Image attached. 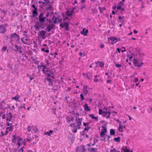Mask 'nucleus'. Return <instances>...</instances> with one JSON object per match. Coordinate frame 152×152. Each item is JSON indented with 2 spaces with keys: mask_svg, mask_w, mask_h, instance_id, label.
<instances>
[{
  "mask_svg": "<svg viewBox=\"0 0 152 152\" xmlns=\"http://www.w3.org/2000/svg\"><path fill=\"white\" fill-rule=\"evenodd\" d=\"M27 76L28 77H29L30 81H31L32 80H34V77H33L31 75L29 74H27Z\"/></svg>",
  "mask_w": 152,
  "mask_h": 152,
  "instance_id": "obj_46",
  "label": "nucleus"
},
{
  "mask_svg": "<svg viewBox=\"0 0 152 152\" xmlns=\"http://www.w3.org/2000/svg\"><path fill=\"white\" fill-rule=\"evenodd\" d=\"M46 30H42L38 32V34L39 37H38L37 38H39V37H42V39H45L46 38L45 34L46 33Z\"/></svg>",
  "mask_w": 152,
  "mask_h": 152,
  "instance_id": "obj_10",
  "label": "nucleus"
},
{
  "mask_svg": "<svg viewBox=\"0 0 152 152\" xmlns=\"http://www.w3.org/2000/svg\"><path fill=\"white\" fill-rule=\"evenodd\" d=\"M32 59H33L34 61V63L36 64L39 65V61H37L34 58H32Z\"/></svg>",
  "mask_w": 152,
  "mask_h": 152,
  "instance_id": "obj_49",
  "label": "nucleus"
},
{
  "mask_svg": "<svg viewBox=\"0 0 152 152\" xmlns=\"http://www.w3.org/2000/svg\"><path fill=\"white\" fill-rule=\"evenodd\" d=\"M133 64L134 66L137 67H139V66H140V65H139L140 63L137 59L134 58L133 59Z\"/></svg>",
  "mask_w": 152,
  "mask_h": 152,
  "instance_id": "obj_17",
  "label": "nucleus"
},
{
  "mask_svg": "<svg viewBox=\"0 0 152 152\" xmlns=\"http://www.w3.org/2000/svg\"><path fill=\"white\" fill-rule=\"evenodd\" d=\"M44 8L46 12L47 11H51L52 10L53 11V10L52 5L49 4H48V5H46L44 6Z\"/></svg>",
  "mask_w": 152,
  "mask_h": 152,
  "instance_id": "obj_13",
  "label": "nucleus"
},
{
  "mask_svg": "<svg viewBox=\"0 0 152 152\" xmlns=\"http://www.w3.org/2000/svg\"><path fill=\"white\" fill-rule=\"evenodd\" d=\"M144 56V53H139V60H141L143 58V56Z\"/></svg>",
  "mask_w": 152,
  "mask_h": 152,
  "instance_id": "obj_41",
  "label": "nucleus"
},
{
  "mask_svg": "<svg viewBox=\"0 0 152 152\" xmlns=\"http://www.w3.org/2000/svg\"><path fill=\"white\" fill-rule=\"evenodd\" d=\"M80 137H82V136H83V137H84V135L85 134V131H84V129L82 132L80 131Z\"/></svg>",
  "mask_w": 152,
  "mask_h": 152,
  "instance_id": "obj_43",
  "label": "nucleus"
},
{
  "mask_svg": "<svg viewBox=\"0 0 152 152\" xmlns=\"http://www.w3.org/2000/svg\"><path fill=\"white\" fill-rule=\"evenodd\" d=\"M116 3H115V5L112 7V9H113V10H115L116 9H117V6L116 5Z\"/></svg>",
  "mask_w": 152,
  "mask_h": 152,
  "instance_id": "obj_56",
  "label": "nucleus"
},
{
  "mask_svg": "<svg viewBox=\"0 0 152 152\" xmlns=\"http://www.w3.org/2000/svg\"><path fill=\"white\" fill-rule=\"evenodd\" d=\"M35 127L36 128L34 130V132L35 133H37L39 132V130L36 126Z\"/></svg>",
  "mask_w": 152,
  "mask_h": 152,
  "instance_id": "obj_61",
  "label": "nucleus"
},
{
  "mask_svg": "<svg viewBox=\"0 0 152 152\" xmlns=\"http://www.w3.org/2000/svg\"><path fill=\"white\" fill-rule=\"evenodd\" d=\"M38 10L39 11V21L41 23H43V19H44V15L46 11L45 10L44 8H42V7H41V8H39L38 9Z\"/></svg>",
  "mask_w": 152,
  "mask_h": 152,
  "instance_id": "obj_1",
  "label": "nucleus"
},
{
  "mask_svg": "<svg viewBox=\"0 0 152 152\" xmlns=\"http://www.w3.org/2000/svg\"><path fill=\"white\" fill-rule=\"evenodd\" d=\"M75 9H76V6H75V7H72V10L71 11H71V13H70V14H71L72 16V15L73 14H74V10H75Z\"/></svg>",
  "mask_w": 152,
  "mask_h": 152,
  "instance_id": "obj_44",
  "label": "nucleus"
},
{
  "mask_svg": "<svg viewBox=\"0 0 152 152\" xmlns=\"http://www.w3.org/2000/svg\"><path fill=\"white\" fill-rule=\"evenodd\" d=\"M54 72L53 71L51 72H50L49 73H47L46 75V77H51V78L54 79L55 78L54 77Z\"/></svg>",
  "mask_w": 152,
  "mask_h": 152,
  "instance_id": "obj_19",
  "label": "nucleus"
},
{
  "mask_svg": "<svg viewBox=\"0 0 152 152\" xmlns=\"http://www.w3.org/2000/svg\"><path fill=\"white\" fill-rule=\"evenodd\" d=\"M91 127L89 126H88L86 127H85L83 129L84 131H88L90 129H91Z\"/></svg>",
  "mask_w": 152,
  "mask_h": 152,
  "instance_id": "obj_42",
  "label": "nucleus"
},
{
  "mask_svg": "<svg viewBox=\"0 0 152 152\" xmlns=\"http://www.w3.org/2000/svg\"><path fill=\"white\" fill-rule=\"evenodd\" d=\"M70 117V119H71V121L73 122H74L75 121V120L74 121V118L73 116L71 115Z\"/></svg>",
  "mask_w": 152,
  "mask_h": 152,
  "instance_id": "obj_59",
  "label": "nucleus"
},
{
  "mask_svg": "<svg viewBox=\"0 0 152 152\" xmlns=\"http://www.w3.org/2000/svg\"><path fill=\"white\" fill-rule=\"evenodd\" d=\"M124 18V16L121 17L120 16H118V20H119L122 23H123L124 22V21L123 18Z\"/></svg>",
  "mask_w": 152,
  "mask_h": 152,
  "instance_id": "obj_34",
  "label": "nucleus"
},
{
  "mask_svg": "<svg viewBox=\"0 0 152 152\" xmlns=\"http://www.w3.org/2000/svg\"><path fill=\"white\" fill-rule=\"evenodd\" d=\"M124 5V4H122L120 2H119L117 6V9L118 10L120 9Z\"/></svg>",
  "mask_w": 152,
  "mask_h": 152,
  "instance_id": "obj_28",
  "label": "nucleus"
},
{
  "mask_svg": "<svg viewBox=\"0 0 152 152\" xmlns=\"http://www.w3.org/2000/svg\"><path fill=\"white\" fill-rule=\"evenodd\" d=\"M123 129V126L121 124V122H120V123L119 124V126L118 129V130L119 131H120L121 132H123V130H120V129Z\"/></svg>",
  "mask_w": 152,
  "mask_h": 152,
  "instance_id": "obj_33",
  "label": "nucleus"
},
{
  "mask_svg": "<svg viewBox=\"0 0 152 152\" xmlns=\"http://www.w3.org/2000/svg\"><path fill=\"white\" fill-rule=\"evenodd\" d=\"M53 131L52 130H50L48 132H45L44 133V134L48 136H50L52 134Z\"/></svg>",
  "mask_w": 152,
  "mask_h": 152,
  "instance_id": "obj_27",
  "label": "nucleus"
},
{
  "mask_svg": "<svg viewBox=\"0 0 152 152\" xmlns=\"http://www.w3.org/2000/svg\"><path fill=\"white\" fill-rule=\"evenodd\" d=\"M46 3L44 1H41V4H39V8H41V7H42V8H44V6L46 5Z\"/></svg>",
  "mask_w": 152,
  "mask_h": 152,
  "instance_id": "obj_36",
  "label": "nucleus"
},
{
  "mask_svg": "<svg viewBox=\"0 0 152 152\" xmlns=\"http://www.w3.org/2000/svg\"><path fill=\"white\" fill-rule=\"evenodd\" d=\"M128 148L127 146H125V148L123 149L124 152H129L130 150L129 149H127Z\"/></svg>",
  "mask_w": 152,
  "mask_h": 152,
  "instance_id": "obj_48",
  "label": "nucleus"
},
{
  "mask_svg": "<svg viewBox=\"0 0 152 152\" xmlns=\"http://www.w3.org/2000/svg\"><path fill=\"white\" fill-rule=\"evenodd\" d=\"M44 25L45 27L47 26L45 30H47L48 32H50L51 30L54 28H55L56 26L53 23H51L50 24H49L47 23H44Z\"/></svg>",
  "mask_w": 152,
  "mask_h": 152,
  "instance_id": "obj_5",
  "label": "nucleus"
},
{
  "mask_svg": "<svg viewBox=\"0 0 152 152\" xmlns=\"http://www.w3.org/2000/svg\"><path fill=\"white\" fill-rule=\"evenodd\" d=\"M77 149L79 151V152H86L87 149L85 148L84 145H81L77 147Z\"/></svg>",
  "mask_w": 152,
  "mask_h": 152,
  "instance_id": "obj_11",
  "label": "nucleus"
},
{
  "mask_svg": "<svg viewBox=\"0 0 152 152\" xmlns=\"http://www.w3.org/2000/svg\"><path fill=\"white\" fill-rule=\"evenodd\" d=\"M113 140L115 142H120L121 141V137H118L113 138Z\"/></svg>",
  "mask_w": 152,
  "mask_h": 152,
  "instance_id": "obj_32",
  "label": "nucleus"
},
{
  "mask_svg": "<svg viewBox=\"0 0 152 152\" xmlns=\"http://www.w3.org/2000/svg\"><path fill=\"white\" fill-rule=\"evenodd\" d=\"M105 113H107L108 114H111V110L109 109L108 111H105Z\"/></svg>",
  "mask_w": 152,
  "mask_h": 152,
  "instance_id": "obj_62",
  "label": "nucleus"
},
{
  "mask_svg": "<svg viewBox=\"0 0 152 152\" xmlns=\"http://www.w3.org/2000/svg\"><path fill=\"white\" fill-rule=\"evenodd\" d=\"M111 40L110 42L112 45H113L114 44L116 43V37L115 36H111L108 37V41Z\"/></svg>",
  "mask_w": 152,
  "mask_h": 152,
  "instance_id": "obj_12",
  "label": "nucleus"
},
{
  "mask_svg": "<svg viewBox=\"0 0 152 152\" xmlns=\"http://www.w3.org/2000/svg\"><path fill=\"white\" fill-rule=\"evenodd\" d=\"M71 16H72L71 14H68V15H66V16L63 18V22H65L66 20H69L70 19L69 18V17Z\"/></svg>",
  "mask_w": 152,
  "mask_h": 152,
  "instance_id": "obj_25",
  "label": "nucleus"
},
{
  "mask_svg": "<svg viewBox=\"0 0 152 152\" xmlns=\"http://www.w3.org/2000/svg\"><path fill=\"white\" fill-rule=\"evenodd\" d=\"M66 119L67 120V122L70 123L71 122V119L70 117L69 116H67L66 117Z\"/></svg>",
  "mask_w": 152,
  "mask_h": 152,
  "instance_id": "obj_53",
  "label": "nucleus"
},
{
  "mask_svg": "<svg viewBox=\"0 0 152 152\" xmlns=\"http://www.w3.org/2000/svg\"><path fill=\"white\" fill-rule=\"evenodd\" d=\"M98 62H99V65L100 67L102 68L104 67V64L103 62L98 61Z\"/></svg>",
  "mask_w": 152,
  "mask_h": 152,
  "instance_id": "obj_38",
  "label": "nucleus"
},
{
  "mask_svg": "<svg viewBox=\"0 0 152 152\" xmlns=\"http://www.w3.org/2000/svg\"><path fill=\"white\" fill-rule=\"evenodd\" d=\"M6 125L7 126H12V123H10L9 122H7L6 123Z\"/></svg>",
  "mask_w": 152,
  "mask_h": 152,
  "instance_id": "obj_52",
  "label": "nucleus"
},
{
  "mask_svg": "<svg viewBox=\"0 0 152 152\" xmlns=\"http://www.w3.org/2000/svg\"><path fill=\"white\" fill-rule=\"evenodd\" d=\"M16 134L13 135L11 139L12 142L15 144L16 142V140H17V144L21 143V141L23 140V138L20 137L19 136H16Z\"/></svg>",
  "mask_w": 152,
  "mask_h": 152,
  "instance_id": "obj_4",
  "label": "nucleus"
},
{
  "mask_svg": "<svg viewBox=\"0 0 152 152\" xmlns=\"http://www.w3.org/2000/svg\"><path fill=\"white\" fill-rule=\"evenodd\" d=\"M64 23H61L59 25L60 27L62 28H65V30L67 31H69V21L64 22Z\"/></svg>",
  "mask_w": 152,
  "mask_h": 152,
  "instance_id": "obj_9",
  "label": "nucleus"
},
{
  "mask_svg": "<svg viewBox=\"0 0 152 152\" xmlns=\"http://www.w3.org/2000/svg\"><path fill=\"white\" fill-rule=\"evenodd\" d=\"M86 7V6L85 5L83 4H81L80 5V10H82L83 9H84V8H85Z\"/></svg>",
  "mask_w": 152,
  "mask_h": 152,
  "instance_id": "obj_55",
  "label": "nucleus"
},
{
  "mask_svg": "<svg viewBox=\"0 0 152 152\" xmlns=\"http://www.w3.org/2000/svg\"><path fill=\"white\" fill-rule=\"evenodd\" d=\"M83 124L84 126L85 127L89 125V124L88 123H86L85 122H83Z\"/></svg>",
  "mask_w": 152,
  "mask_h": 152,
  "instance_id": "obj_63",
  "label": "nucleus"
},
{
  "mask_svg": "<svg viewBox=\"0 0 152 152\" xmlns=\"http://www.w3.org/2000/svg\"><path fill=\"white\" fill-rule=\"evenodd\" d=\"M53 71L52 69H50L47 67L45 68V69H42V71L43 73L45 74H47L48 73H49L50 72Z\"/></svg>",
  "mask_w": 152,
  "mask_h": 152,
  "instance_id": "obj_15",
  "label": "nucleus"
},
{
  "mask_svg": "<svg viewBox=\"0 0 152 152\" xmlns=\"http://www.w3.org/2000/svg\"><path fill=\"white\" fill-rule=\"evenodd\" d=\"M34 27L35 28L36 31H38L39 30V28H41L42 29H44L45 27L44 23H41L39 21H37L36 24H35Z\"/></svg>",
  "mask_w": 152,
  "mask_h": 152,
  "instance_id": "obj_6",
  "label": "nucleus"
},
{
  "mask_svg": "<svg viewBox=\"0 0 152 152\" xmlns=\"http://www.w3.org/2000/svg\"><path fill=\"white\" fill-rule=\"evenodd\" d=\"M107 125V123H106L105 125L102 126L101 127L102 128V131L100 132V136L101 137H103V136L106 135V134L107 132L106 127Z\"/></svg>",
  "mask_w": 152,
  "mask_h": 152,
  "instance_id": "obj_7",
  "label": "nucleus"
},
{
  "mask_svg": "<svg viewBox=\"0 0 152 152\" xmlns=\"http://www.w3.org/2000/svg\"><path fill=\"white\" fill-rule=\"evenodd\" d=\"M47 66V65L44 64H43L42 63H41L40 64V65H38V69H41V67H42V69H45V68Z\"/></svg>",
  "mask_w": 152,
  "mask_h": 152,
  "instance_id": "obj_24",
  "label": "nucleus"
},
{
  "mask_svg": "<svg viewBox=\"0 0 152 152\" xmlns=\"http://www.w3.org/2000/svg\"><path fill=\"white\" fill-rule=\"evenodd\" d=\"M37 2L36 0H32L31 1V4L35 5V4H37Z\"/></svg>",
  "mask_w": 152,
  "mask_h": 152,
  "instance_id": "obj_51",
  "label": "nucleus"
},
{
  "mask_svg": "<svg viewBox=\"0 0 152 152\" xmlns=\"http://www.w3.org/2000/svg\"><path fill=\"white\" fill-rule=\"evenodd\" d=\"M50 56H48V57H49V58L50 59V60H51V58H53V56L54 55V53H50Z\"/></svg>",
  "mask_w": 152,
  "mask_h": 152,
  "instance_id": "obj_54",
  "label": "nucleus"
},
{
  "mask_svg": "<svg viewBox=\"0 0 152 152\" xmlns=\"http://www.w3.org/2000/svg\"><path fill=\"white\" fill-rule=\"evenodd\" d=\"M84 110L86 111H89L91 110V108L89 107L88 104L85 103L83 105Z\"/></svg>",
  "mask_w": 152,
  "mask_h": 152,
  "instance_id": "obj_21",
  "label": "nucleus"
},
{
  "mask_svg": "<svg viewBox=\"0 0 152 152\" xmlns=\"http://www.w3.org/2000/svg\"><path fill=\"white\" fill-rule=\"evenodd\" d=\"M76 119L75 121H76V123H77V124H78L80 125V124H82V118H77V117H76Z\"/></svg>",
  "mask_w": 152,
  "mask_h": 152,
  "instance_id": "obj_23",
  "label": "nucleus"
},
{
  "mask_svg": "<svg viewBox=\"0 0 152 152\" xmlns=\"http://www.w3.org/2000/svg\"><path fill=\"white\" fill-rule=\"evenodd\" d=\"M122 48L124 49V50H121V49L119 48H117L116 50V51L114 52V54H117V52L120 53L121 51V52L122 53H123L124 52L126 51V49L125 47H123Z\"/></svg>",
  "mask_w": 152,
  "mask_h": 152,
  "instance_id": "obj_18",
  "label": "nucleus"
},
{
  "mask_svg": "<svg viewBox=\"0 0 152 152\" xmlns=\"http://www.w3.org/2000/svg\"><path fill=\"white\" fill-rule=\"evenodd\" d=\"M88 86L84 85L83 87V93L85 94V96H86L87 94H88V90H87Z\"/></svg>",
  "mask_w": 152,
  "mask_h": 152,
  "instance_id": "obj_20",
  "label": "nucleus"
},
{
  "mask_svg": "<svg viewBox=\"0 0 152 152\" xmlns=\"http://www.w3.org/2000/svg\"><path fill=\"white\" fill-rule=\"evenodd\" d=\"M80 100L82 101L84 100L85 99V98L84 97V96L83 94L82 93H81L80 95Z\"/></svg>",
  "mask_w": 152,
  "mask_h": 152,
  "instance_id": "obj_45",
  "label": "nucleus"
},
{
  "mask_svg": "<svg viewBox=\"0 0 152 152\" xmlns=\"http://www.w3.org/2000/svg\"><path fill=\"white\" fill-rule=\"evenodd\" d=\"M93 141H94V143H93L92 144H91V145L92 146H94L96 143V142H98V140H96L95 139H94V140H93Z\"/></svg>",
  "mask_w": 152,
  "mask_h": 152,
  "instance_id": "obj_50",
  "label": "nucleus"
},
{
  "mask_svg": "<svg viewBox=\"0 0 152 152\" xmlns=\"http://www.w3.org/2000/svg\"><path fill=\"white\" fill-rule=\"evenodd\" d=\"M99 10L100 11V13L101 14L103 12V10L102 9V8L100 7V6H99L98 7Z\"/></svg>",
  "mask_w": 152,
  "mask_h": 152,
  "instance_id": "obj_60",
  "label": "nucleus"
},
{
  "mask_svg": "<svg viewBox=\"0 0 152 152\" xmlns=\"http://www.w3.org/2000/svg\"><path fill=\"white\" fill-rule=\"evenodd\" d=\"M45 80L47 79V81L48 82V85L50 86H53V82L50 78L47 77L45 78Z\"/></svg>",
  "mask_w": 152,
  "mask_h": 152,
  "instance_id": "obj_22",
  "label": "nucleus"
},
{
  "mask_svg": "<svg viewBox=\"0 0 152 152\" xmlns=\"http://www.w3.org/2000/svg\"><path fill=\"white\" fill-rule=\"evenodd\" d=\"M73 109L74 110H77V109L78 108V107L77 105V102H74L73 103Z\"/></svg>",
  "mask_w": 152,
  "mask_h": 152,
  "instance_id": "obj_37",
  "label": "nucleus"
},
{
  "mask_svg": "<svg viewBox=\"0 0 152 152\" xmlns=\"http://www.w3.org/2000/svg\"><path fill=\"white\" fill-rule=\"evenodd\" d=\"M7 49V47L6 46H3L2 47L1 49V50L2 51H3L4 52H5Z\"/></svg>",
  "mask_w": 152,
  "mask_h": 152,
  "instance_id": "obj_58",
  "label": "nucleus"
},
{
  "mask_svg": "<svg viewBox=\"0 0 152 152\" xmlns=\"http://www.w3.org/2000/svg\"><path fill=\"white\" fill-rule=\"evenodd\" d=\"M88 32V29L86 28H83L82 29V31H80V33L84 36H86L87 35Z\"/></svg>",
  "mask_w": 152,
  "mask_h": 152,
  "instance_id": "obj_14",
  "label": "nucleus"
},
{
  "mask_svg": "<svg viewBox=\"0 0 152 152\" xmlns=\"http://www.w3.org/2000/svg\"><path fill=\"white\" fill-rule=\"evenodd\" d=\"M31 7L34 9V10H32L31 11L32 15L31 16V18H35L39 15L37 7L34 4H31Z\"/></svg>",
  "mask_w": 152,
  "mask_h": 152,
  "instance_id": "obj_2",
  "label": "nucleus"
},
{
  "mask_svg": "<svg viewBox=\"0 0 152 152\" xmlns=\"http://www.w3.org/2000/svg\"><path fill=\"white\" fill-rule=\"evenodd\" d=\"M110 152H116V149L115 148H114L112 149H111L110 150Z\"/></svg>",
  "mask_w": 152,
  "mask_h": 152,
  "instance_id": "obj_64",
  "label": "nucleus"
},
{
  "mask_svg": "<svg viewBox=\"0 0 152 152\" xmlns=\"http://www.w3.org/2000/svg\"><path fill=\"white\" fill-rule=\"evenodd\" d=\"M46 13V15L44 17V19H43V23H44L45 22V19L47 18L49 16L50 14V12L49 11H47L45 12Z\"/></svg>",
  "mask_w": 152,
  "mask_h": 152,
  "instance_id": "obj_26",
  "label": "nucleus"
},
{
  "mask_svg": "<svg viewBox=\"0 0 152 152\" xmlns=\"http://www.w3.org/2000/svg\"><path fill=\"white\" fill-rule=\"evenodd\" d=\"M20 97V96L19 95H17L15 96L14 97H12V99L15 100L16 102H18L19 101V99Z\"/></svg>",
  "mask_w": 152,
  "mask_h": 152,
  "instance_id": "obj_29",
  "label": "nucleus"
},
{
  "mask_svg": "<svg viewBox=\"0 0 152 152\" xmlns=\"http://www.w3.org/2000/svg\"><path fill=\"white\" fill-rule=\"evenodd\" d=\"M112 83V80H110V79L107 80L106 81V83L107 84H111Z\"/></svg>",
  "mask_w": 152,
  "mask_h": 152,
  "instance_id": "obj_57",
  "label": "nucleus"
},
{
  "mask_svg": "<svg viewBox=\"0 0 152 152\" xmlns=\"http://www.w3.org/2000/svg\"><path fill=\"white\" fill-rule=\"evenodd\" d=\"M72 128L73 129L72 130V132L73 133H76L77 132V128L76 125L75 126H73Z\"/></svg>",
  "mask_w": 152,
  "mask_h": 152,
  "instance_id": "obj_35",
  "label": "nucleus"
},
{
  "mask_svg": "<svg viewBox=\"0 0 152 152\" xmlns=\"http://www.w3.org/2000/svg\"><path fill=\"white\" fill-rule=\"evenodd\" d=\"M115 131L114 129H112L110 130V134L111 135H114V136H116L115 135Z\"/></svg>",
  "mask_w": 152,
  "mask_h": 152,
  "instance_id": "obj_30",
  "label": "nucleus"
},
{
  "mask_svg": "<svg viewBox=\"0 0 152 152\" xmlns=\"http://www.w3.org/2000/svg\"><path fill=\"white\" fill-rule=\"evenodd\" d=\"M104 113H105V111H103L101 109H99V114L100 115H102Z\"/></svg>",
  "mask_w": 152,
  "mask_h": 152,
  "instance_id": "obj_40",
  "label": "nucleus"
},
{
  "mask_svg": "<svg viewBox=\"0 0 152 152\" xmlns=\"http://www.w3.org/2000/svg\"><path fill=\"white\" fill-rule=\"evenodd\" d=\"M7 31L6 27L3 26V25H0V33L3 34L5 33Z\"/></svg>",
  "mask_w": 152,
  "mask_h": 152,
  "instance_id": "obj_16",
  "label": "nucleus"
},
{
  "mask_svg": "<svg viewBox=\"0 0 152 152\" xmlns=\"http://www.w3.org/2000/svg\"><path fill=\"white\" fill-rule=\"evenodd\" d=\"M113 63L115 65V66L116 68H119L122 66L121 64H119L118 63H116L115 62L113 61Z\"/></svg>",
  "mask_w": 152,
  "mask_h": 152,
  "instance_id": "obj_39",
  "label": "nucleus"
},
{
  "mask_svg": "<svg viewBox=\"0 0 152 152\" xmlns=\"http://www.w3.org/2000/svg\"><path fill=\"white\" fill-rule=\"evenodd\" d=\"M22 48L23 47L22 46L19 47L16 44L14 45V47H12L11 48V49L12 50L16 52H18L20 53H23V51L22 50Z\"/></svg>",
  "mask_w": 152,
  "mask_h": 152,
  "instance_id": "obj_8",
  "label": "nucleus"
},
{
  "mask_svg": "<svg viewBox=\"0 0 152 152\" xmlns=\"http://www.w3.org/2000/svg\"><path fill=\"white\" fill-rule=\"evenodd\" d=\"M4 15H1V19H3L4 17L7 14V12L6 11H5V10L4 9L2 11V12H1Z\"/></svg>",
  "mask_w": 152,
  "mask_h": 152,
  "instance_id": "obj_31",
  "label": "nucleus"
},
{
  "mask_svg": "<svg viewBox=\"0 0 152 152\" xmlns=\"http://www.w3.org/2000/svg\"><path fill=\"white\" fill-rule=\"evenodd\" d=\"M14 126H10V127H8L7 128V129H8V131H12L13 129Z\"/></svg>",
  "mask_w": 152,
  "mask_h": 152,
  "instance_id": "obj_47",
  "label": "nucleus"
},
{
  "mask_svg": "<svg viewBox=\"0 0 152 152\" xmlns=\"http://www.w3.org/2000/svg\"><path fill=\"white\" fill-rule=\"evenodd\" d=\"M10 37L11 39H14L17 44L20 43V36L16 33L15 32L11 34L10 35Z\"/></svg>",
  "mask_w": 152,
  "mask_h": 152,
  "instance_id": "obj_3",
  "label": "nucleus"
}]
</instances>
